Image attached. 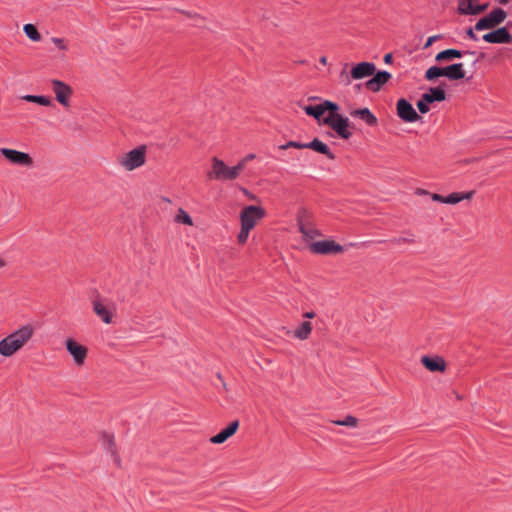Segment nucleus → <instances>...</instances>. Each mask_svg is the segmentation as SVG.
I'll list each match as a JSON object with an SVG mask.
<instances>
[{"label": "nucleus", "instance_id": "nucleus-1", "mask_svg": "<svg viewBox=\"0 0 512 512\" xmlns=\"http://www.w3.org/2000/svg\"><path fill=\"white\" fill-rule=\"evenodd\" d=\"M34 326L27 324L0 341V355L10 357L18 352L33 337Z\"/></svg>", "mask_w": 512, "mask_h": 512}, {"label": "nucleus", "instance_id": "nucleus-2", "mask_svg": "<svg viewBox=\"0 0 512 512\" xmlns=\"http://www.w3.org/2000/svg\"><path fill=\"white\" fill-rule=\"evenodd\" d=\"M146 154L147 147L145 145H140L129 152L118 156L117 163L125 171L131 172L142 167L146 163Z\"/></svg>", "mask_w": 512, "mask_h": 512}, {"label": "nucleus", "instance_id": "nucleus-3", "mask_svg": "<svg viewBox=\"0 0 512 512\" xmlns=\"http://www.w3.org/2000/svg\"><path fill=\"white\" fill-rule=\"evenodd\" d=\"M376 71V66L372 62H360L356 64L350 71L347 73L346 70H342L340 72V80L345 85H350L352 80H361L367 77L374 75Z\"/></svg>", "mask_w": 512, "mask_h": 512}, {"label": "nucleus", "instance_id": "nucleus-4", "mask_svg": "<svg viewBox=\"0 0 512 512\" xmlns=\"http://www.w3.org/2000/svg\"><path fill=\"white\" fill-rule=\"evenodd\" d=\"M207 176L211 180L216 181H233L237 179L233 166H228L225 162L217 157L211 160V170Z\"/></svg>", "mask_w": 512, "mask_h": 512}, {"label": "nucleus", "instance_id": "nucleus-5", "mask_svg": "<svg viewBox=\"0 0 512 512\" xmlns=\"http://www.w3.org/2000/svg\"><path fill=\"white\" fill-rule=\"evenodd\" d=\"M323 123L331 127L342 139H349L352 136L349 130V119L335 112L329 113L323 118Z\"/></svg>", "mask_w": 512, "mask_h": 512}, {"label": "nucleus", "instance_id": "nucleus-6", "mask_svg": "<svg viewBox=\"0 0 512 512\" xmlns=\"http://www.w3.org/2000/svg\"><path fill=\"white\" fill-rule=\"evenodd\" d=\"M49 83L50 89L54 93L57 102L64 108H68L70 106V99L73 95L72 87L58 79H52Z\"/></svg>", "mask_w": 512, "mask_h": 512}, {"label": "nucleus", "instance_id": "nucleus-7", "mask_svg": "<svg viewBox=\"0 0 512 512\" xmlns=\"http://www.w3.org/2000/svg\"><path fill=\"white\" fill-rule=\"evenodd\" d=\"M506 17L507 13L503 9L496 8L488 15L478 20L475 24V30L482 31L486 29H493L503 23Z\"/></svg>", "mask_w": 512, "mask_h": 512}, {"label": "nucleus", "instance_id": "nucleus-8", "mask_svg": "<svg viewBox=\"0 0 512 512\" xmlns=\"http://www.w3.org/2000/svg\"><path fill=\"white\" fill-rule=\"evenodd\" d=\"M0 153L5 157V159L17 166L32 168L34 166V160L30 156V154L22 151H18L10 148H1Z\"/></svg>", "mask_w": 512, "mask_h": 512}, {"label": "nucleus", "instance_id": "nucleus-9", "mask_svg": "<svg viewBox=\"0 0 512 512\" xmlns=\"http://www.w3.org/2000/svg\"><path fill=\"white\" fill-rule=\"evenodd\" d=\"M265 216V210L260 206L250 205L240 213L241 226L252 230L258 221Z\"/></svg>", "mask_w": 512, "mask_h": 512}, {"label": "nucleus", "instance_id": "nucleus-10", "mask_svg": "<svg viewBox=\"0 0 512 512\" xmlns=\"http://www.w3.org/2000/svg\"><path fill=\"white\" fill-rule=\"evenodd\" d=\"M310 250L315 254H340L344 247L334 240H322L311 243Z\"/></svg>", "mask_w": 512, "mask_h": 512}, {"label": "nucleus", "instance_id": "nucleus-11", "mask_svg": "<svg viewBox=\"0 0 512 512\" xmlns=\"http://www.w3.org/2000/svg\"><path fill=\"white\" fill-rule=\"evenodd\" d=\"M66 349L69 352V354L72 356L75 364L77 366H82L86 360L88 350L85 346L81 345L80 343L76 342L72 338H68L65 341Z\"/></svg>", "mask_w": 512, "mask_h": 512}, {"label": "nucleus", "instance_id": "nucleus-12", "mask_svg": "<svg viewBox=\"0 0 512 512\" xmlns=\"http://www.w3.org/2000/svg\"><path fill=\"white\" fill-rule=\"evenodd\" d=\"M398 117L405 122H416L420 119V116L413 108V106L404 98L397 101L396 104Z\"/></svg>", "mask_w": 512, "mask_h": 512}, {"label": "nucleus", "instance_id": "nucleus-13", "mask_svg": "<svg viewBox=\"0 0 512 512\" xmlns=\"http://www.w3.org/2000/svg\"><path fill=\"white\" fill-rule=\"evenodd\" d=\"M303 109L307 115L312 116L317 120H320L321 116L326 111H328L329 113L338 111L339 106L334 102L325 100L322 103H320L319 105H315V106L308 105V106H305Z\"/></svg>", "mask_w": 512, "mask_h": 512}, {"label": "nucleus", "instance_id": "nucleus-14", "mask_svg": "<svg viewBox=\"0 0 512 512\" xmlns=\"http://www.w3.org/2000/svg\"><path fill=\"white\" fill-rule=\"evenodd\" d=\"M92 303L94 312L102 319V321L106 324L111 323L112 303L100 297L95 298Z\"/></svg>", "mask_w": 512, "mask_h": 512}, {"label": "nucleus", "instance_id": "nucleus-15", "mask_svg": "<svg viewBox=\"0 0 512 512\" xmlns=\"http://www.w3.org/2000/svg\"><path fill=\"white\" fill-rule=\"evenodd\" d=\"M483 40L493 44H509L512 42V35L506 27H501L484 34Z\"/></svg>", "mask_w": 512, "mask_h": 512}, {"label": "nucleus", "instance_id": "nucleus-16", "mask_svg": "<svg viewBox=\"0 0 512 512\" xmlns=\"http://www.w3.org/2000/svg\"><path fill=\"white\" fill-rule=\"evenodd\" d=\"M421 363L430 372H444L446 369V363L440 356H422Z\"/></svg>", "mask_w": 512, "mask_h": 512}, {"label": "nucleus", "instance_id": "nucleus-17", "mask_svg": "<svg viewBox=\"0 0 512 512\" xmlns=\"http://www.w3.org/2000/svg\"><path fill=\"white\" fill-rule=\"evenodd\" d=\"M391 79V74L387 71H380L366 82L367 89L377 92L381 87Z\"/></svg>", "mask_w": 512, "mask_h": 512}, {"label": "nucleus", "instance_id": "nucleus-18", "mask_svg": "<svg viewBox=\"0 0 512 512\" xmlns=\"http://www.w3.org/2000/svg\"><path fill=\"white\" fill-rule=\"evenodd\" d=\"M238 428H239V421L234 420L228 425V427L223 429L221 432H219L215 436L211 437L210 442L213 444H222L228 438L233 436L236 433V431L238 430Z\"/></svg>", "mask_w": 512, "mask_h": 512}, {"label": "nucleus", "instance_id": "nucleus-19", "mask_svg": "<svg viewBox=\"0 0 512 512\" xmlns=\"http://www.w3.org/2000/svg\"><path fill=\"white\" fill-rule=\"evenodd\" d=\"M443 77L456 81L465 77L464 65L462 63H454L443 67Z\"/></svg>", "mask_w": 512, "mask_h": 512}, {"label": "nucleus", "instance_id": "nucleus-20", "mask_svg": "<svg viewBox=\"0 0 512 512\" xmlns=\"http://www.w3.org/2000/svg\"><path fill=\"white\" fill-rule=\"evenodd\" d=\"M350 114L352 117L361 119L369 126L377 125L376 116L368 108L355 109Z\"/></svg>", "mask_w": 512, "mask_h": 512}, {"label": "nucleus", "instance_id": "nucleus-21", "mask_svg": "<svg viewBox=\"0 0 512 512\" xmlns=\"http://www.w3.org/2000/svg\"><path fill=\"white\" fill-rule=\"evenodd\" d=\"M306 148L312 149L320 154L326 155L331 160L335 159V155L331 152L329 147L318 138H315L311 142L307 143Z\"/></svg>", "mask_w": 512, "mask_h": 512}, {"label": "nucleus", "instance_id": "nucleus-22", "mask_svg": "<svg viewBox=\"0 0 512 512\" xmlns=\"http://www.w3.org/2000/svg\"><path fill=\"white\" fill-rule=\"evenodd\" d=\"M424 101L430 103H433L434 101H444L446 99V93L443 88L441 87H434L430 88L429 92L424 93L423 95Z\"/></svg>", "mask_w": 512, "mask_h": 512}, {"label": "nucleus", "instance_id": "nucleus-23", "mask_svg": "<svg viewBox=\"0 0 512 512\" xmlns=\"http://www.w3.org/2000/svg\"><path fill=\"white\" fill-rule=\"evenodd\" d=\"M474 195V191L469 192H454L445 196V204H457L462 200L471 199Z\"/></svg>", "mask_w": 512, "mask_h": 512}, {"label": "nucleus", "instance_id": "nucleus-24", "mask_svg": "<svg viewBox=\"0 0 512 512\" xmlns=\"http://www.w3.org/2000/svg\"><path fill=\"white\" fill-rule=\"evenodd\" d=\"M21 99L26 101V102L36 103L38 105L45 106V107H48V106L52 105L51 98L48 97V96H44V95H31V94H27V95H23L21 97Z\"/></svg>", "mask_w": 512, "mask_h": 512}, {"label": "nucleus", "instance_id": "nucleus-25", "mask_svg": "<svg viewBox=\"0 0 512 512\" xmlns=\"http://www.w3.org/2000/svg\"><path fill=\"white\" fill-rule=\"evenodd\" d=\"M299 230L306 240H312L320 236V232L315 227L302 221H299Z\"/></svg>", "mask_w": 512, "mask_h": 512}, {"label": "nucleus", "instance_id": "nucleus-26", "mask_svg": "<svg viewBox=\"0 0 512 512\" xmlns=\"http://www.w3.org/2000/svg\"><path fill=\"white\" fill-rule=\"evenodd\" d=\"M462 55H463V53L460 50H457V49H447V50L439 52L436 55L435 60L438 61V62L449 61V60H452L454 58H461Z\"/></svg>", "mask_w": 512, "mask_h": 512}, {"label": "nucleus", "instance_id": "nucleus-27", "mask_svg": "<svg viewBox=\"0 0 512 512\" xmlns=\"http://www.w3.org/2000/svg\"><path fill=\"white\" fill-rule=\"evenodd\" d=\"M312 331V324L309 321L303 322L299 328L294 330L293 336L300 340H306Z\"/></svg>", "mask_w": 512, "mask_h": 512}, {"label": "nucleus", "instance_id": "nucleus-28", "mask_svg": "<svg viewBox=\"0 0 512 512\" xmlns=\"http://www.w3.org/2000/svg\"><path fill=\"white\" fill-rule=\"evenodd\" d=\"M174 221L178 224H184L187 226H193V220L190 215L183 209L179 208L177 210L176 215L174 216Z\"/></svg>", "mask_w": 512, "mask_h": 512}, {"label": "nucleus", "instance_id": "nucleus-29", "mask_svg": "<svg viewBox=\"0 0 512 512\" xmlns=\"http://www.w3.org/2000/svg\"><path fill=\"white\" fill-rule=\"evenodd\" d=\"M102 442H103L104 448L115 457V461L119 464V458L116 455L115 448H114L113 436L110 434L104 433L102 435Z\"/></svg>", "mask_w": 512, "mask_h": 512}, {"label": "nucleus", "instance_id": "nucleus-30", "mask_svg": "<svg viewBox=\"0 0 512 512\" xmlns=\"http://www.w3.org/2000/svg\"><path fill=\"white\" fill-rule=\"evenodd\" d=\"M23 31L30 40L34 42H38L41 40V34L33 24H25L23 27Z\"/></svg>", "mask_w": 512, "mask_h": 512}, {"label": "nucleus", "instance_id": "nucleus-31", "mask_svg": "<svg viewBox=\"0 0 512 512\" xmlns=\"http://www.w3.org/2000/svg\"><path fill=\"white\" fill-rule=\"evenodd\" d=\"M443 72H444L443 67L432 66L426 70L425 78L429 81H432L438 77H442Z\"/></svg>", "mask_w": 512, "mask_h": 512}, {"label": "nucleus", "instance_id": "nucleus-32", "mask_svg": "<svg viewBox=\"0 0 512 512\" xmlns=\"http://www.w3.org/2000/svg\"><path fill=\"white\" fill-rule=\"evenodd\" d=\"M332 423L340 426L356 427L358 419L354 416L347 415L343 420H333Z\"/></svg>", "mask_w": 512, "mask_h": 512}, {"label": "nucleus", "instance_id": "nucleus-33", "mask_svg": "<svg viewBox=\"0 0 512 512\" xmlns=\"http://www.w3.org/2000/svg\"><path fill=\"white\" fill-rule=\"evenodd\" d=\"M488 6H489L488 3L481 4V5L469 6V7H467V9H469V11H464V12H465V15H478V14L484 12L488 8Z\"/></svg>", "mask_w": 512, "mask_h": 512}, {"label": "nucleus", "instance_id": "nucleus-34", "mask_svg": "<svg viewBox=\"0 0 512 512\" xmlns=\"http://www.w3.org/2000/svg\"><path fill=\"white\" fill-rule=\"evenodd\" d=\"M476 0H459L458 2V13L461 15H465L464 11H469L467 7L474 6Z\"/></svg>", "mask_w": 512, "mask_h": 512}, {"label": "nucleus", "instance_id": "nucleus-35", "mask_svg": "<svg viewBox=\"0 0 512 512\" xmlns=\"http://www.w3.org/2000/svg\"><path fill=\"white\" fill-rule=\"evenodd\" d=\"M307 143H300L296 141H289L286 144L281 145L279 148L282 150H286L289 148H296V149H306Z\"/></svg>", "mask_w": 512, "mask_h": 512}, {"label": "nucleus", "instance_id": "nucleus-36", "mask_svg": "<svg viewBox=\"0 0 512 512\" xmlns=\"http://www.w3.org/2000/svg\"><path fill=\"white\" fill-rule=\"evenodd\" d=\"M52 43L60 50L67 51L68 50V43L65 39L59 38V37H53L51 38Z\"/></svg>", "mask_w": 512, "mask_h": 512}, {"label": "nucleus", "instance_id": "nucleus-37", "mask_svg": "<svg viewBox=\"0 0 512 512\" xmlns=\"http://www.w3.org/2000/svg\"><path fill=\"white\" fill-rule=\"evenodd\" d=\"M250 231H251L250 229L241 226L240 232H239V234L237 236V240H238L239 244H245L246 243Z\"/></svg>", "mask_w": 512, "mask_h": 512}, {"label": "nucleus", "instance_id": "nucleus-38", "mask_svg": "<svg viewBox=\"0 0 512 512\" xmlns=\"http://www.w3.org/2000/svg\"><path fill=\"white\" fill-rule=\"evenodd\" d=\"M248 162L242 158L235 166H233L235 174L237 178L240 176L241 172L245 169Z\"/></svg>", "mask_w": 512, "mask_h": 512}, {"label": "nucleus", "instance_id": "nucleus-39", "mask_svg": "<svg viewBox=\"0 0 512 512\" xmlns=\"http://www.w3.org/2000/svg\"><path fill=\"white\" fill-rule=\"evenodd\" d=\"M428 102L424 101L423 96L421 99L417 102V108L422 114H426L429 111Z\"/></svg>", "mask_w": 512, "mask_h": 512}, {"label": "nucleus", "instance_id": "nucleus-40", "mask_svg": "<svg viewBox=\"0 0 512 512\" xmlns=\"http://www.w3.org/2000/svg\"><path fill=\"white\" fill-rule=\"evenodd\" d=\"M441 39V35H434V36H430L425 45H424V49H427L428 47H430L436 40H439Z\"/></svg>", "mask_w": 512, "mask_h": 512}, {"label": "nucleus", "instance_id": "nucleus-41", "mask_svg": "<svg viewBox=\"0 0 512 512\" xmlns=\"http://www.w3.org/2000/svg\"><path fill=\"white\" fill-rule=\"evenodd\" d=\"M431 198L433 201L445 203V196H442L440 194L434 193L432 194Z\"/></svg>", "mask_w": 512, "mask_h": 512}, {"label": "nucleus", "instance_id": "nucleus-42", "mask_svg": "<svg viewBox=\"0 0 512 512\" xmlns=\"http://www.w3.org/2000/svg\"><path fill=\"white\" fill-rule=\"evenodd\" d=\"M466 34H467V36H468L470 39H472V40H477V37H476V35H475V33H474V31H473V29H472V28H469V29L466 31Z\"/></svg>", "mask_w": 512, "mask_h": 512}, {"label": "nucleus", "instance_id": "nucleus-43", "mask_svg": "<svg viewBox=\"0 0 512 512\" xmlns=\"http://www.w3.org/2000/svg\"><path fill=\"white\" fill-rule=\"evenodd\" d=\"M255 157H256V156H255V154L250 153V154H247L246 156H244L243 158H244V160H245L246 162H249V161L254 160V159H255Z\"/></svg>", "mask_w": 512, "mask_h": 512}, {"label": "nucleus", "instance_id": "nucleus-44", "mask_svg": "<svg viewBox=\"0 0 512 512\" xmlns=\"http://www.w3.org/2000/svg\"><path fill=\"white\" fill-rule=\"evenodd\" d=\"M384 62L387 63V64L391 63L392 62V55L391 54H386L384 56Z\"/></svg>", "mask_w": 512, "mask_h": 512}, {"label": "nucleus", "instance_id": "nucleus-45", "mask_svg": "<svg viewBox=\"0 0 512 512\" xmlns=\"http://www.w3.org/2000/svg\"><path fill=\"white\" fill-rule=\"evenodd\" d=\"M242 191H243V193H244L246 196H248L250 199H255V196H254L253 194H251L248 190L243 189Z\"/></svg>", "mask_w": 512, "mask_h": 512}, {"label": "nucleus", "instance_id": "nucleus-46", "mask_svg": "<svg viewBox=\"0 0 512 512\" xmlns=\"http://www.w3.org/2000/svg\"><path fill=\"white\" fill-rule=\"evenodd\" d=\"M7 265V261L0 257V269L4 268Z\"/></svg>", "mask_w": 512, "mask_h": 512}, {"label": "nucleus", "instance_id": "nucleus-47", "mask_svg": "<svg viewBox=\"0 0 512 512\" xmlns=\"http://www.w3.org/2000/svg\"><path fill=\"white\" fill-rule=\"evenodd\" d=\"M314 316H315L314 312L304 313V317L309 318V319L314 318Z\"/></svg>", "mask_w": 512, "mask_h": 512}, {"label": "nucleus", "instance_id": "nucleus-48", "mask_svg": "<svg viewBox=\"0 0 512 512\" xmlns=\"http://www.w3.org/2000/svg\"><path fill=\"white\" fill-rule=\"evenodd\" d=\"M320 63L323 64V65H326L327 64V58L325 56H322L320 57L319 59Z\"/></svg>", "mask_w": 512, "mask_h": 512}, {"label": "nucleus", "instance_id": "nucleus-49", "mask_svg": "<svg viewBox=\"0 0 512 512\" xmlns=\"http://www.w3.org/2000/svg\"><path fill=\"white\" fill-rule=\"evenodd\" d=\"M402 240H403V241H405V242H410V243L414 242V239H413V238L408 239V237H405V238H403Z\"/></svg>", "mask_w": 512, "mask_h": 512}, {"label": "nucleus", "instance_id": "nucleus-50", "mask_svg": "<svg viewBox=\"0 0 512 512\" xmlns=\"http://www.w3.org/2000/svg\"><path fill=\"white\" fill-rule=\"evenodd\" d=\"M507 2H508V0H500L501 4H506Z\"/></svg>", "mask_w": 512, "mask_h": 512}, {"label": "nucleus", "instance_id": "nucleus-51", "mask_svg": "<svg viewBox=\"0 0 512 512\" xmlns=\"http://www.w3.org/2000/svg\"><path fill=\"white\" fill-rule=\"evenodd\" d=\"M466 53H467V54H470V55H475V52H473V51H468V52H466Z\"/></svg>", "mask_w": 512, "mask_h": 512}]
</instances>
